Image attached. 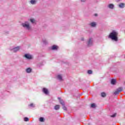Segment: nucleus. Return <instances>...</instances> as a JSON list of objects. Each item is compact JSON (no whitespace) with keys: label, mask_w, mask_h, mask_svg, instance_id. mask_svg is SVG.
Returning a JSON list of instances; mask_svg holds the SVG:
<instances>
[{"label":"nucleus","mask_w":125,"mask_h":125,"mask_svg":"<svg viewBox=\"0 0 125 125\" xmlns=\"http://www.w3.org/2000/svg\"><path fill=\"white\" fill-rule=\"evenodd\" d=\"M118 32H116L115 30L112 31L111 33H110L108 38L111 39L113 41L115 42H118Z\"/></svg>","instance_id":"obj_1"},{"label":"nucleus","mask_w":125,"mask_h":125,"mask_svg":"<svg viewBox=\"0 0 125 125\" xmlns=\"http://www.w3.org/2000/svg\"><path fill=\"white\" fill-rule=\"evenodd\" d=\"M22 26L23 28H25L27 30H31V26L28 21H25L24 23L22 24Z\"/></svg>","instance_id":"obj_2"},{"label":"nucleus","mask_w":125,"mask_h":125,"mask_svg":"<svg viewBox=\"0 0 125 125\" xmlns=\"http://www.w3.org/2000/svg\"><path fill=\"white\" fill-rule=\"evenodd\" d=\"M92 38H90L87 43L88 46H91L92 45Z\"/></svg>","instance_id":"obj_3"},{"label":"nucleus","mask_w":125,"mask_h":125,"mask_svg":"<svg viewBox=\"0 0 125 125\" xmlns=\"http://www.w3.org/2000/svg\"><path fill=\"white\" fill-rule=\"evenodd\" d=\"M42 91L46 95H47V94H48V93H49L48 89H47L46 88H43Z\"/></svg>","instance_id":"obj_4"},{"label":"nucleus","mask_w":125,"mask_h":125,"mask_svg":"<svg viewBox=\"0 0 125 125\" xmlns=\"http://www.w3.org/2000/svg\"><path fill=\"white\" fill-rule=\"evenodd\" d=\"M52 50H57L58 49V46L54 45L52 46Z\"/></svg>","instance_id":"obj_5"},{"label":"nucleus","mask_w":125,"mask_h":125,"mask_svg":"<svg viewBox=\"0 0 125 125\" xmlns=\"http://www.w3.org/2000/svg\"><path fill=\"white\" fill-rule=\"evenodd\" d=\"M24 57H25V58H27V59H32V56L28 54H25L24 55Z\"/></svg>","instance_id":"obj_6"},{"label":"nucleus","mask_w":125,"mask_h":125,"mask_svg":"<svg viewBox=\"0 0 125 125\" xmlns=\"http://www.w3.org/2000/svg\"><path fill=\"white\" fill-rule=\"evenodd\" d=\"M20 49V47L18 46L13 48V51L14 52H17V51H18V50H19Z\"/></svg>","instance_id":"obj_7"},{"label":"nucleus","mask_w":125,"mask_h":125,"mask_svg":"<svg viewBox=\"0 0 125 125\" xmlns=\"http://www.w3.org/2000/svg\"><path fill=\"white\" fill-rule=\"evenodd\" d=\"M58 99L60 100V104H62V106H64V105H65L64 101L62 100H60V98H59Z\"/></svg>","instance_id":"obj_8"},{"label":"nucleus","mask_w":125,"mask_h":125,"mask_svg":"<svg viewBox=\"0 0 125 125\" xmlns=\"http://www.w3.org/2000/svg\"><path fill=\"white\" fill-rule=\"evenodd\" d=\"M31 4H36L37 3V1L36 0H31L30 1Z\"/></svg>","instance_id":"obj_9"},{"label":"nucleus","mask_w":125,"mask_h":125,"mask_svg":"<svg viewBox=\"0 0 125 125\" xmlns=\"http://www.w3.org/2000/svg\"><path fill=\"white\" fill-rule=\"evenodd\" d=\"M57 78L60 81H63V80L62 79V76H61V75H58Z\"/></svg>","instance_id":"obj_10"},{"label":"nucleus","mask_w":125,"mask_h":125,"mask_svg":"<svg viewBox=\"0 0 125 125\" xmlns=\"http://www.w3.org/2000/svg\"><path fill=\"white\" fill-rule=\"evenodd\" d=\"M116 82H117V80H116V79H112L111 80V84H116Z\"/></svg>","instance_id":"obj_11"},{"label":"nucleus","mask_w":125,"mask_h":125,"mask_svg":"<svg viewBox=\"0 0 125 125\" xmlns=\"http://www.w3.org/2000/svg\"><path fill=\"white\" fill-rule=\"evenodd\" d=\"M59 109H60V105L57 104L55 106V110H59Z\"/></svg>","instance_id":"obj_12"},{"label":"nucleus","mask_w":125,"mask_h":125,"mask_svg":"<svg viewBox=\"0 0 125 125\" xmlns=\"http://www.w3.org/2000/svg\"><path fill=\"white\" fill-rule=\"evenodd\" d=\"M119 7H120V8H124V7H125V3H122L119 5Z\"/></svg>","instance_id":"obj_13"},{"label":"nucleus","mask_w":125,"mask_h":125,"mask_svg":"<svg viewBox=\"0 0 125 125\" xmlns=\"http://www.w3.org/2000/svg\"><path fill=\"white\" fill-rule=\"evenodd\" d=\"M116 90H117L119 92H122V91H123V87H120L118 88V89H117Z\"/></svg>","instance_id":"obj_14"},{"label":"nucleus","mask_w":125,"mask_h":125,"mask_svg":"<svg viewBox=\"0 0 125 125\" xmlns=\"http://www.w3.org/2000/svg\"><path fill=\"white\" fill-rule=\"evenodd\" d=\"M108 7L109 8H111V9H113V8H114V5L113 4H110L108 5Z\"/></svg>","instance_id":"obj_15"},{"label":"nucleus","mask_w":125,"mask_h":125,"mask_svg":"<svg viewBox=\"0 0 125 125\" xmlns=\"http://www.w3.org/2000/svg\"><path fill=\"white\" fill-rule=\"evenodd\" d=\"M31 72H32V69L31 68L29 67L26 69V72L30 73Z\"/></svg>","instance_id":"obj_16"},{"label":"nucleus","mask_w":125,"mask_h":125,"mask_svg":"<svg viewBox=\"0 0 125 125\" xmlns=\"http://www.w3.org/2000/svg\"><path fill=\"white\" fill-rule=\"evenodd\" d=\"M90 25L91 26V27H95V26H96V23L92 22L90 23Z\"/></svg>","instance_id":"obj_17"},{"label":"nucleus","mask_w":125,"mask_h":125,"mask_svg":"<svg viewBox=\"0 0 125 125\" xmlns=\"http://www.w3.org/2000/svg\"><path fill=\"white\" fill-rule=\"evenodd\" d=\"M102 97H105L106 93H105L104 92L102 93Z\"/></svg>","instance_id":"obj_18"},{"label":"nucleus","mask_w":125,"mask_h":125,"mask_svg":"<svg viewBox=\"0 0 125 125\" xmlns=\"http://www.w3.org/2000/svg\"><path fill=\"white\" fill-rule=\"evenodd\" d=\"M91 107L92 108H95L96 106L95 105V104H92L91 105Z\"/></svg>","instance_id":"obj_19"},{"label":"nucleus","mask_w":125,"mask_h":125,"mask_svg":"<svg viewBox=\"0 0 125 125\" xmlns=\"http://www.w3.org/2000/svg\"><path fill=\"white\" fill-rule=\"evenodd\" d=\"M62 109H63L64 111H67V107H66V106H65V105H62Z\"/></svg>","instance_id":"obj_20"},{"label":"nucleus","mask_w":125,"mask_h":125,"mask_svg":"<svg viewBox=\"0 0 125 125\" xmlns=\"http://www.w3.org/2000/svg\"><path fill=\"white\" fill-rule=\"evenodd\" d=\"M87 73L89 74V75H91V74H92V71L90 70H88L87 71Z\"/></svg>","instance_id":"obj_21"},{"label":"nucleus","mask_w":125,"mask_h":125,"mask_svg":"<svg viewBox=\"0 0 125 125\" xmlns=\"http://www.w3.org/2000/svg\"><path fill=\"white\" fill-rule=\"evenodd\" d=\"M24 122H28L29 121V118H28L27 117H25L24 118Z\"/></svg>","instance_id":"obj_22"},{"label":"nucleus","mask_w":125,"mask_h":125,"mask_svg":"<svg viewBox=\"0 0 125 125\" xmlns=\"http://www.w3.org/2000/svg\"><path fill=\"white\" fill-rule=\"evenodd\" d=\"M40 121L41 122H44V119H43V118L41 117V118H40Z\"/></svg>","instance_id":"obj_23"},{"label":"nucleus","mask_w":125,"mask_h":125,"mask_svg":"<svg viewBox=\"0 0 125 125\" xmlns=\"http://www.w3.org/2000/svg\"><path fill=\"white\" fill-rule=\"evenodd\" d=\"M119 93H120V92L117 90H116V91L114 92L115 95H117V94H119Z\"/></svg>","instance_id":"obj_24"},{"label":"nucleus","mask_w":125,"mask_h":125,"mask_svg":"<svg viewBox=\"0 0 125 125\" xmlns=\"http://www.w3.org/2000/svg\"><path fill=\"white\" fill-rule=\"evenodd\" d=\"M30 21L31 23H32V24H34V23L35 22V21L34 19H30Z\"/></svg>","instance_id":"obj_25"},{"label":"nucleus","mask_w":125,"mask_h":125,"mask_svg":"<svg viewBox=\"0 0 125 125\" xmlns=\"http://www.w3.org/2000/svg\"><path fill=\"white\" fill-rule=\"evenodd\" d=\"M43 43H44V44H47V41H46V40H43Z\"/></svg>","instance_id":"obj_26"},{"label":"nucleus","mask_w":125,"mask_h":125,"mask_svg":"<svg viewBox=\"0 0 125 125\" xmlns=\"http://www.w3.org/2000/svg\"><path fill=\"white\" fill-rule=\"evenodd\" d=\"M116 116H117V113H114L113 115H111V117L112 118H115V117H116Z\"/></svg>","instance_id":"obj_27"},{"label":"nucleus","mask_w":125,"mask_h":125,"mask_svg":"<svg viewBox=\"0 0 125 125\" xmlns=\"http://www.w3.org/2000/svg\"><path fill=\"white\" fill-rule=\"evenodd\" d=\"M29 106L30 107H34L35 106L34 105V104H31Z\"/></svg>","instance_id":"obj_28"},{"label":"nucleus","mask_w":125,"mask_h":125,"mask_svg":"<svg viewBox=\"0 0 125 125\" xmlns=\"http://www.w3.org/2000/svg\"><path fill=\"white\" fill-rule=\"evenodd\" d=\"M81 1H83V2H84V1H85V0H81Z\"/></svg>","instance_id":"obj_29"},{"label":"nucleus","mask_w":125,"mask_h":125,"mask_svg":"<svg viewBox=\"0 0 125 125\" xmlns=\"http://www.w3.org/2000/svg\"><path fill=\"white\" fill-rule=\"evenodd\" d=\"M95 16H97V14H95Z\"/></svg>","instance_id":"obj_30"},{"label":"nucleus","mask_w":125,"mask_h":125,"mask_svg":"<svg viewBox=\"0 0 125 125\" xmlns=\"http://www.w3.org/2000/svg\"><path fill=\"white\" fill-rule=\"evenodd\" d=\"M81 40L82 41H83V38H82Z\"/></svg>","instance_id":"obj_31"},{"label":"nucleus","mask_w":125,"mask_h":125,"mask_svg":"<svg viewBox=\"0 0 125 125\" xmlns=\"http://www.w3.org/2000/svg\"><path fill=\"white\" fill-rule=\"evenodd\" d=\"M88 125H91V124H88Z\"/></svg>","instance_id":"obj_32"}]
</instances>
